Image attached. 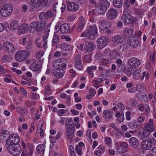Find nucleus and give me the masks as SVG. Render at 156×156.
<instances>
[{
    "label": "nucleus",
    "mask_w": 156,
    "mask_h": 156,
    "mask_svg": "<svg viewBox=\"0 0 156 156\" xmlns=\"http://www.w3.org/2000/svg\"><path fill=\"white\" fill-rule=\"evenodd\" d=\"M81 36L82 37L90 39H100L101 37H99L98 35L97 29L95 25L90 26L88 30L82 33Z\"/></svg>",
    "instance_id": "f257e3e1"
},
{
    "label": "nucleus",
    "mask_w": 156,
    "mask_h": 156,
    "mask_svg": "<svg viewBox=\"0 0 156 156\" xmlns=\"http://www.w3.org/2000/svg\"><path fill=\"white\" fill-rule=\"evenodd\" d=\"M142 148L144 150L150 149L152 146L156 145V140L153 137L148 138L147 140H143L142 142Z\"/></svg>",
    "instance_id": "f03ea898"
},
{
    "label": "nucleus",
    "mask_w": 156,
    "mask_h": 156,
    "mask_svg": "<svg viewBox=\"0 0 156 156\" xmlns=\"http://www.w3.org/2000/svg\"><path fill=\"white\" fill-rule=\"evenodd\" d=\"M8 151L14 156L19 155L22 151L21 147L19 145L13 144L9 145L7 147Z\"/></svg>",
    "instance_id": "7ed1b4c3"
},
{
    "label": "nucleus",
    "mask_w": 156,
    "mask_h": 156,
    "mask_svg": "<svg viewBox=\"0 0 156 156\" xmlns=\"http://www.w3.org/2000/svg\"><path fill=\"white\" fill-rule=\"evenodd\" d=\"M110 5L109 2L107 0H100L99 2L98 12L100 14H104Z\"/></svg>",
    "instance_id": "20e7f679"
},
{
    "label": "nucleus",
    "mask_w": 156,
    "mask_h": 156,
    "mask_svg": "<svg viewBox=\"0 0 156 156\" xmlns=\"http://www.w3.org/2000/svg\"><path fill=\"white\" fill-rule=\"evenodd\" d=\"M29 55V53L27 51H19L16 53L15 58L16 61L21 62L25 60Z\"/></svg>",
    "instance_id": "39448f33"
},
{
    "label": "nucleus",
    "mask_w": 156,
    "mask_h": 156,
    "mask_svg": "<svg viewBox=\"0 0 156 156\" xmlns=\"http://www.w3.org/2000/svg\"><path fill=\"white\" fill-rule=\"evenodd\" d=\"M46 23L44 20H41L38 22H33L30 23V25L31 28L35 29L37 32H40L42 31L43 28L46 25Z\"/></svg>",
    "instance_id": "423d86ee"
},
{
    "label": "nucleus",
    "mask_w": 156,
    "mask_h": 156,
    "mask_svg": "<svg viewBox=\"0 0 156 156\" xmlns=\"http://www.w3.org/2000/svg\"><path fill=\"white\" fill-rule=\"evenodd\" d=\"M56 16L55 12H53L51 10H48L45 12H41L39 16V18L42 20H45L50 18H53Z\"/></svg>",
    "instance_id": "0eeeda50"
},
{
    "label": "nucleus",
    "mask_w": 156,
    "mask_h": 156,
    "mask_svg": "<svg viewBox=\"0 0 156 156\" xmlns=\"http://www.w3.org/2000/svg\"><path fill=\"white\" fill-rule=\"evenodd\" d=\"M12 11V7L10 5L6 4L2 8L1 13L4 17H7L10 15Z\"/></svg>",
    "instance_id": "6e6552de"
},
{
    "label": "nucleus",
    "mask_w": 156,
    "mask_h": 156,
    "mask_svg": "<svg viewBox=\"0 0 156 156\" xmlns=\"http://www.w3.org/2000/svg\"><path fill=\"white\" fill-rule=\"evenodd\" d=\"M30 5L34 8L46 6L48 4V0H31Z\"/></svg>",
    "instance_id": "1a4fd4ad"
},
{
    "label": "nucleus",
    "mask_w": 156,
    "mask_h": 156,
    "mask_svg": "<svg viewBox=\"0 0 156 156\" xmlns=\"http://www.w3.org/2000/svg\"><path fill=\"white\" fill-rule=\"evenodd\" d=\"M3 48L4 51L8 53H13L15 51L14 45L9 42H5L3 44Z\"/></svg>",
    "instance_id": "9d476101"
},
{
    "label": "nucleus",
    "mask_w": 156,
    "mask_h": 156,
    "mask_svg": "<svg viewBox=\"0 0 156 156\" xmlns=\"http://www.w3.org/2000/svg\"><path fill=\"white\" fill-rule=\"evenodd\" d=\"M140 62L139 59L136 57L129 58L127 61V64L130 67L136 68L138 67L140 64Z\"/></svg>",
    "instance_id": "9b49d317"
},
{
    "label": "nucleus",
    "mask_w": 156,
    "mask_h": 156,
    "mask_svg": "<svg viewBox=\"0 0 156 156\" xmlns=\"http://www.w3.org/2000/svg\"><path fill=\"white\" fill-rule=\"evenodd\" d=\"M59 24L60 23L58 22L56 24L57 27H55V28L56 29L57 27L58 28L60 27V31L62 33H66L72 32L73 30L70 28V26L68 24L64 23L59 26Z\"/></svg>",
    "instance_id": "f8f14e48"
},
{
    "label": "nucleus",
    "mask_w": 156,
    "mask_h": 156,
    "mask_svg": "<svg viewBox=\"0 0 156 156\" xmlns=\"http://www.w3.org/2000/svg\"><path fill=\"white\" fill-rule=\"evenodd\" d=\"M20 141V139L17 136H10L6 140V143L9 146L14 144L18 145V144Z\"/></svg>",
    "instance_id": "ddd939ff"
},
{
    "label": "nucleus",
    "mask_w": 156,
    "mask_h": 156,
    "mask_svg": "<svg viewBox=\"0 0 156 156\" xmlns=\"http://www.w3.org/2000/svg\"><path fill=\"white\" fill-rule=\"evenodd\" d=\"M75 66L79 70H82L83 67L80 56L79 54H75L74 56Z\"/></svg>",
    "instance_id": "4468645a"
},
{
    "label": "nucleus",
    "mask_w": 156,
    "mask_h": 156,
    "mask_svg": "<svg viewBox=\"0 0 156 156\" xmlns=\"http://www.w3.org/2000/svg\"><path fill=\"white\" fill-rule=\"evenodd\" d=\"M75 131L74 126L72 124H70L69 127H67L66 131V135L67 137L72 138L74 136Z\"/></svg>",
    "instance_id": "2eb2a0df"
},
{
    "label": "nucleus",
    "mask_w": 156,
    "mask_h": 156,
    "mask_svg": "<svg viewBox=\"0 0 156 156\" xmlns=\"http://www.w3.org/2000/svg\"><path fill=\"white\" fill-rule=\"evenodd\" d=\"M122 19L124 24H130L133 22V17L128 13L124 14Z\"/></svg>",
    "instance_id": "dca6fc26"
},
{
    "label": "nucleus",
    "mask_w": 156,
    "mask_h": 156,
    "mask_svg": "<svg viewBox=\"0 0 156 156\" xmlns=\"http://www.w3.org/2000/svg\"><path fill=\"white\" fill-rule=\"evenodd\" d=\"M110 26L111 24L109 21L102 20L99 23V27L101 30H104L108 28Z\"/></svg>",
    "instance_id": "f3484780"
},
{
    "label": "nucleus",
    "mask_w": 156,
    "mask_h": 156,
    "mask_svg": "<svg viewBox=\"0 0 156 156\" xmlns=\"http://www.w3.org/2000/svg\"><path fill=\"white\" fill-rule=\"evenodd\" d=\"M67 8L69 11L75 12L78 10L79 7L76 3L73 2H68L67 3Z\"/></svg>",
    "instance_id": "a211bd4d"
},
{
    "label": "nucleus",
    "mask_w": 156,
    "mask_h": 156,
    "mask_svg": "<svg viewBox=\"0 0 156 156\" xmlns=\"http://www.w3.org/2000/svg\"><path fill=\"white\" fill-rule=\"evenodd\" d=\"M42 62H38L37 61H34L30 65V67L31 70L34 71H38L41 67Z\"/></svg>",
    "instance_id": "6ab92c4d"
},
{
    "label": "nucleus",
    "mask_w": 156,
    "mask_h": 156,
    "mask_svg": "<svg viewBox=\"0 0 156 156\" xmlns=\"http://www.w3.org/2000/svg\"><path fill=\"white\" fill-rule=\"evenodd\" d=\"M118 12L117 10L113 8L109 9L106 13L107 18L110 19H113L117 16Z\"/></svg>",
    "instance_id": "aec40b11"
},
{
    "label": "nucleus",
    "mask_w": 156,
    "mask_h": 156,
    "mask_svg": "<svg viewBox=\"0 0 156 156\" xmlns=\"http://www.w3.org/2000/svg\"><path fill=\"white\" fill-rule=\"evenodd\" d=\"M129 144L130 147L133 148H136L139 145L138 139L134 137H132L129 139Z\"/></svg>",
    "instance_id": "412c9836"
},
{
    "label": "nucleus",
    "mask_w": 156,
    "mask_h": 156,
    "mask_svg": "<svg viewBox=\"0 0 156 156\" xmlns=\"http://www.w3.org/2000/svg\"><path fill=\"white\" fill-rule=\"evenodd\" d=\"M95 47V44L91 42H87L85 44V50L86 52L89 53L94 49Z\"/></svg>",
    "instance_id": "4be33fe9"
},
{
    "label": "nucleus",
    "mask_w": 156,
    "mask_h": 156,
    "mask_svg": "<svg viewBox=\"0 0 156 156\" xmlns=\"http://www.w3.org/2000/svg\"><path fill=\"white\" fill-rule=\"evenodd\" d=\"M52 74L57 78H60L64 76V71L61 69H56L53 70Z\"/></svg>",
    "instance_id": "5701e85b"
},
{
    "label": "nucleus",
    "mask_w": 156,
    "mask_h": 156,
    "mask_svg": "<svg viewBox=\"0 0 156 156\" xmlns=\"http://www.w3.org/2000/svg\"><path fill=\"white\" fill-rule=\"evenodd\" d=\"M145 129L150 132H152L154 130V128L153 126V120L150 119L148 122L144 125Z\"/></svg>",
    "instance_id": "b1692460"
},
{
    "label": "nucleus",
    "mask_w": 156,
    "mask_h": 156,
    "mask_svg": "<svg viewBox=\"0 0 156 156\" xmlns=\"http://www.w3.org/2000/svg\"><path fill=\"white\" fill-rule=\"evenodd\" d=\"M108 40H97V46L98 48H103L108 43Z\"/></svg>",
    "instance_id": "393cba45"
},
{
    "label": "nucleus",
    "mask_w": 156,
    "mask_h": 156,
    "mask_svg": "<svg viewBox=\"0 0 156 156\" xmlns=\"http://www.w3.org/2000/svg\"><path fill=\"white\" fill-rule=\"evenodd\" d=\"M29 26L27 24H22L19 27V32L20 33L24 34L29 31Z\"/></svg>",
    "instance_id": "a878e982"
},
{
    "label": "nucleus",
    "mask_w": 156,
    "mask_h": 156,
    "mask_svg": "<svg viewBox=\"0 0 156 156\" xmlns=\"http://www.w3.org/2000/svg\"><path fill=\"white\" fill-rule=\"evenodd\" d=\"M123 32L125 38H129L133 34V30L132 28H128L124 29Z\"/></svg>",
    "instance_id": "bb28decb"
},
{
    "label": "nucleus",
    "mask_w": 156,
    "mask_h": 156,
    "mask_svg": "<svg viewBox=\"0 0 156 156\" xmlns=\"http://www.w3.org/2000/svg\"><path fill=\"white\" fill-rule=\"evenodd\" d=\"M102 116L105 120H109L111 119L112 115V112L108 110H105L103 112Z\"/></svg>",
    "instance_id": "cd10ccee"
},
{
    "label": "nucleus",
    "mask_w": 156,
    "mask_h": 156,
    "mask_svg": "<svg viewBox=\"0 0 156 156\" xmlns=\"http://www.w3.org/2000/svg\"><path fill=\"white\" fill-rule=\"evenodd\" d=\"M128 44L133 48L137 47L139 44V40H127Z\"/></svg>",
    "instance_id": "c85d7f7f"
},
{
    "label": "nucleus",
    "mask_w": 156,
    "mask_h": 156,
    "mask_svg": "<svg viewBox=\"0 0 156 156\" xmlns=\"http://www.w3.org/2000/svg\"><path fill=\"white\" fill-rule=\"evenodd\" d=\"M10 136L9 132L6 130H3L0 133L1 140H5L8 137H9Z\"/></svg>",
    "instance_id": "c756f323"
},
{
    "label": "nucleus",
    "mask_w": 156,
    "mask_h": 156,
    "mask_svg": "<svg viewBox=\"0 0 156 156\" xmlns=\"http://www.w3.org/2000/svg\"><path fill=\"white\" fill-rule=\"evenodd\" d=\"M115 117L118 118V120L119 122H123L124 120V113L122 111H117L116 112Z\"/></svg>",
    "instance_id": "7c9ffc66"
},
{
    "label": "nucleus",
    "mask_w": 156,
    "mask_h": 156,
    "mask_svg": "<svg viewBox=\"0 0 156 156\" xmlns=\"http://www.w3.org/2000/svg\"><path fill=\"white\" fill-rule=\"evenodd\" d=\"M128 126L129 127L132 129H136L139 126L136 121L135 120L128 122Z\"/></svg>",
    "instance_id": "2f4dec72"
},
{
    "label": "nucleus",
    "mask_w": 156,
    "mask_h": 156,
    "mask_svg": "<svg viewBox=\"0 0 156 156\" xmlns=\"http://www.w3.org/2000/svg\"><path fill=\"white\" fill-rule=\"evenodd\" d=\"M45 146L43 144L38 145L37 147V151L40 154H44L45 150Z\"/></svg>",
    "instance_id": "473e14b6"
},
{
    "label": "nucleus",
    "mask_w": 156,
    "mask_h": 156,
    "mask_svg": "<svg viewBox=\"0 0 156 156\" xmlns=\"http://www.w3.org/2000/svg\"><path fill=\"white\" fill-rule=\"evenodd\" d=\"M44 52L43 51H39L36 52V57L37 59L40 62H42L44 60L43 55Z\"/></svg>",
    "instance_id": "72a5a7b5"
},
{
    "label": "nucleus",
    "mask_w": 156,
    "mask_h": 156,
    "mask_svg": "<svg viewBox=\"0 0 156 156\" xmlns=\"http://www.w3.org/2000/svg\"><path fill=\"white\" fill-rule=\"evenodd\" d=\"M96 69V67L95 66L88 67L87 69V71L89 74L90 76L93 78L94 76V74L93 73V70H95Z\"/></svg>",
    "instance_id": "f704fd0d"
},
{
    "label": "nucleus",
    "mask_w": 156,
    "mask_h": 156,
    "mask_svg": "<svg viewBox=\"0 0 156 156\" xmlns=\"http://www.w3.org/2000/svg\"><path fill=\"white\" fill-rule=\"evenodd\" d=\"M17 112L21 115H24L27 113V110L20 107H18L16 108Z\"/></svg>",
    "instance_id": "c9c22d12"
},
{
    "label": "nucleus",
    "mask_w": 156,
    "mask_h": 156,
    "mask_svg": "<svg viewBox=\"0 0 156 156\" xmlns=\"http://www.w3.org/2000/svg\"><path fill=\"white\" fill-rule=\"evenodd\" d=\"M122 69L123 72L128 76H130L133 73V71L130 69L128 67H125Z\"/></svg>",
    "instance_id": "e433bc0d"
},
{
    "label": "nucleus",
    "mask_w": 156,
    "mask_h": 156,
    "mask_svg": "<svg viewBox=\"0 0 156 156\" xmlns=\"http://www.w3.org/2000/svg\"><path fill=\"white\" fill-rule=\"evenodd\" d=\"M110 56L111 58L113 59L120 56L119 54L118 53V51L116 50H114L110 52Z\"/></svg>",
    "instance_id": "4c0bfd02"
},
{
    "label": "nucleus",
    "mask_w": 156,
    "mask_h": 156,
    "mask_svg": "<svg viewBox=\"0 0 156 156\" xmlns=\"http://www.w3.org/2000/svg\"><path fill=\"white\" fill-rule=\"evenodd\" d=\"M61 47L63 50L68 51L69 50L70 46L68 45L66 43L64 42L61 43Z\"/></svg>",
    "instance_id": "58836bf2"
},
{
    "label": "nucleus",
    "mask_w": 156,
    "mask_h": 156,
    "mask_svg": "<svg viewBox=\"0 0 156 156\" xmlns=\"http://www.w3.org/2000/svg\"><path fill=\"white\" fill-rule=\"evenodd\" d=\"M113 5L118 8L121 7L122 6V3L121 0H113Z\"/></svg>",
    "instance_id": "ea45409f"
},
{
    "label": "nucleus",
    "mask_w": 156,
    "mask_h": 156,
    "mask_svg": "<svg viewBox=\"0 0 156 156\" xmlns=\"http://www.w3.org/2000/svg\"><path fill=\"white\" fill-rule=\"evenodd\" d=\"M59 61L58 68L60 69L66 68V65L65 61H62L61 59H60V61Z\"/></svg>",
    "instance_id": "a19ab883"
},
{
    "label": "nucleus",
    "mask_w": 156,
    "mask_h": 156,
    "mask_svg": "<svg viewBox=\"0 0 156 156\" xmlns=\"http://www.w3.org/2000/svg\"><path fill=\"white\" fill-rule=\"evenodd\" d=\"M91 55L89 54L87 55H85L84 57L83 61L86 62L87 63H90L91 61Z\"/></svg>",
    "instance_id": "79ce46f5"
},
{
    "label": "nucleus",
    "mask_w": 156,
    "mask_h": 156,
    "mask_svg": "<svg viewBox=\"0 0 156 156\" xmlns=\"http://www.w3.org/2000/svg\"><path fill=\"white\" fill-rule=\"evenodd\" d=\"M150 75L148 73H147L146 72L144 71L142 73V76L140 77V80H143L144 77H145L146 80H147L149 79Z\"/></svg>",
    "instance_id": "37998d69"
},
{
    "label": "nucleus",
    "mask_w": 156,
    "mask_h": 156,
    "mask_svg": "<svg viewBox=\"0 0 156 156\" xmlns=\"http://www.w3.org/2000/svg\"><path fill=\"white\" fill-rule=\"evenodd\" d=\"M84 21L81 20V21L80 22L78 25V28L77 29L78 31H81L82 30L84 27Z\"/></svg>",
    "instance_id": "c03bdc74"
},
{
    "label": "nucleus",
    "mask_w": 156,
    "mask_h": 156,
    "mask_svg": "<svg viewBox=\"0 0 156 156\" xmlns=\"http://www.w3.org/2000/svg\"><path fill=\"white\" fill-rule=\"evenodd\" d=\"M117 151L119 153H123L126 151V149L120 145L119 146L117 147Z\"/></svg>",
    "instance_id": "a18cd8bd"
},
{
    "label": "nucleus",
    "mask_w": 156,
    "mask_h": 156,
    "mask_svg": "<svg viewBox=\"0 0 156 156\" xmlns=\"http://www.w3.org/2000/svg\"><path fill=\"white\" fill-rule=\"evenodd\" d=\"M10 27L13 30L16 29L18 24L17 22L15 21H13L10 23Z\"/></svg>",
    "instance_id": "49530a36"
},
{
    "label": "nucleus",
    "mask_w": 156,
    "mask_h": 156,
    "mask_svg": "<svg viewBox=\"0 0 156 156\" xmlns=\"http://www.w3.org/2000/svg\"><path fill=\"white\" fill-rule=\"evenodd\" d=\"M10 55H6L2 57V60L4 62H5L8 61L10 60Z\"/></svg>",
    "instance_id": "de8ad7c7"
},
{
    "label": "nucleus",
    "mask_w": 156,
    "mask_h": 156,
    "mask_svg": "<svg viewBox=\"0 0 156 156\" xmlns=\"http://www.w3.org/2000/svg\"><path fill=\"white\" fill-rule=\"evenodd\" d=\"M142 32L139 31L137 32H136L133 36L132 37L133 38L138 39L139 38L142 34Z\"/></svg>",
    "instance_id": "09e8293b"
},
{
    "label": "nucleus",
    "mask_w": 156,
    "mask_h": 156,
    "mask_svg": "<svg viewBox=\"0 0 156 156\" xmlns=\"http://www.w3.org/2000/svg\"><path fill=\"white\" fill-rule=\"evenodd\" d=\"M44 92L46 94L50 95L51 93V91L49 86H47L45 88Z\"/></svg>",
    "instance_id": "8fccbe9b"
},
{
    "label": "nucleus",
    "mask_w": 156,
    "mask_h": 156,
    "mask_svg": "<svg viewBox=\"0 0 156 156\" xmlns=\"http://www.w3.org/2000/svg\"><path fill=\"white\" fill-rule=\"evenodd\" d=\"M59 61H60V59H57L53 61L52 63L53 67L56 69H58V66L59 65Z\"/></svg>",
    "instance_id": "3c124183"
},
{
    "label": "nucleus",
    "mask_w": 156,
    "mask_h": 156,
    "mask_svg": "<svg viewBox=\"0 0 156 156\" xmlns=\"http://www.w3.org/2000/svg\"><path fill=\"white\" fill-rule=\"evenodd\" d=\"M100 60L101 63V65L104 66L107 65L109 62V61L107 59L102 58H101Z\"/></svg>",
    "instance_id": "603ef678"
},
{
    "label": "nucleus",
    "mask_w": 156,
    "mask_h": 156,
    "mask_svg": "<svg viewBox=\"0 0 156 156\" xmlns=\"http://www.w3.org/2000/svg\"><path fill=\"white\" fill-rule=\"evenodd\" d=\"M39 40H36L35 42L36 45L38 47L41 48L42 45H44V41H40Z\"/></svg>",
    "instance_id": "864d4df0"
},
{
    "label": "nucleus",
    "mask_w": 156,
    "mask_h": 156,
    "mask_svg": "<svg viewBox=\"0 0 156 156\" xmlns=\"http://www.w3.org/2000/svg\"><path fill=\"white\" fill-rule=\"evenodd\" d=\"M118 107L121 111L123 112L125 109V107L124 105L122 103L120 102L118 104Z\"/></svg>",
    "instance_id": "5fc2aeb1"
},
{
    "label": "nucleus",
    "mask_w": 156,
    "mask_h": 156,
    "mask_svg": "<svg viewBox=\"0 0 156 156\" xmlns=\"http://www.w3.org/2000/svg\"><path fill=\"white\" fill-rule=\"evenodd\" d=\"M75 150L78 155L80 156L82 155V152L81 151V148L80 147L78 146V145L76 146V147Z\"/></svg>",
    "instance_id": "6e6d98bb"
},
{
    "label": "nucleus",
    "mask_w": 156,
    "mask_h": 156,
    "mask_svg": "<svg viewBox=\"0 0 156 156\" xmlns=\"http://www.w3.org/2000/svg\"><path fill=\"white\" fill-rule=\"evenodd\" d=\"M142 132L143 133L145 139L150 134V132L145 129H144L143 131H142Z\"/></svg>",
    "instance_id": "4d7b16f0"
},
{
    "label": "nucleus",
    "mask_w": 156,
    "mask_h": 156,
    "mask_svg": "<svg viewBox=\"0 0 156 156\" xmlns=\"http://www.w3.org/2000/svg\"><path fill=\"white\" fill-rule=\"evenodd\" d=\"M145 117L142 115H140L137 118V120L138 122L139 123H142L144 121Z\"/></svg>",
    "instance_id": "13d9d810"
},
{
    "label": "nucleus",
    "mask_w": 156,
    "mask_h": 156,
    "mask_svg": "<svg viewBox=\"0 0 156 156\" xmlns=\"http://www.w3.org/2000/svg\"><path fill=\"white\" fill-rule=\"evenodd\" d=\"M66 110L65 109H59L57 111V113L58 115L59 116H62V114L66 113Z\"/></svg>",
    "instance_id": "bf43d9fd"
},
{
    "label": "nucleus",
    "mask_w": 156,
    "mask_h": 156,
    "mask_svg": "<svg viewBox=\"0 0 156 156\" xmlns=\"http://www.w3.org/2000/svg\"><path fill=\"white\" fill-rule=\"evenodd\" d=\"M122 132L118 130H117L115 132V136L116 138H119L122 135Z\"/></svg>",
    "instance_id": "052dcab7"
},
{
    "label": "nucleus",
    "mask_w": 156,
    "mask_h": 156,
    "mask_svg": "<svg viewBox=\"0 0 156 156\" xmlns=\"http://www.w3.org/2000/svg\"><path fill=\"white\" fill-rule=\"evenodd\" d=\"M137 90L136 88L135 87H131L128 89V91L129 93H133L135 92Z\"/></svg>",
    "instance_id": "680f3d73"
},
{
    "label": "nucleus",
    "mask_w": 156,
    "mask_h": 156,
    "mask_svg": "<svg viewBox=\"0 0 156 156\" xmlns=\"http://www.w3.org/2000/svg\"><path fill=\"white\" fill-rule=\"evenodd\" d=\"M97 150H98V151H99L100 153L101 152L102 153L104 152V147L102 145H100L98 147Z\"/></svg>",
    "instance_id": "e2e57ef3"
},
{
    "label": "nucleus",
    "mask_w": 156,
    "mask_h": 156,
    "mask_svg": "<svg viewBox=\"0 0 156 156\" xmlns=\"http://www.w3.org/2000/svg\"><path fill=\"white\" fill-rule=\"evenodd\" d=\"M150 152H151L154 156H156V147H152V149L150 151Z\"/></svg>",
    "instance_id": "0e129e2a"
},
{
    "label": "nucleus",
    "mask_w": 156,
    "mask_h": 156,
    "mask_svg": "<svg viewBox=\"0 0 156 156\" xmlns=\"http://www.w3.org/2000/svg\"><path fill=\"white\" fill-rule=\"evenodd\" d=\"M22 78L23 79L27 81L29 84H32L33 83L32 80L30 78H27L26 76H23Z\"/></svg>",
    "instance_id": "69168bd1"
},
{
    "label": "nucleus",
    "mask_w": 156,
    "mask_h": 156,
    "mask_svg": "<svg viewBox=\"0 0 156 156\" xmlns=\"http://www.w3.org/2000/svg\"><path fill=\"white\" fill-rule=\"evenodd\" d=\"M146 114H147L150 112V109L149 106L148 105H146V106L144 107V111Z\"/></svg>",
    "instance_id": "338daca9"
},
{
    "label": "nucleus",
    "mask_w": 156,
    "mask_h": 156,
    "mask_svg": "<svg viewBox=\"0 0 156 156\" xmlns=\"http://www.w3.org/2000/svg\"><path fill=\"white\" fill-rule=\"evenodd\" d=\"M131 115V113L129 111H127L126 113V119L128 120H130L131 119L130 117Z\"/></svg>",
    "instance_id": "774afa93"
}]
</instances>
